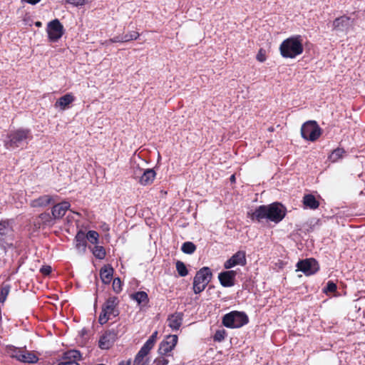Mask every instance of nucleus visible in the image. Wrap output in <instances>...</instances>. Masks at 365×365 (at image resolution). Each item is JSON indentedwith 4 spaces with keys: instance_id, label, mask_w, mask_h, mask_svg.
I'll return each instance as SVG.
<instances>
[{
    "instance_id": "obj_17",
    "label": "nucleus",
    "mask_w": 365,
    "mask_h": 365,
    "mask_svg": "<svg viewBox=\"0 0 365 365\" xmlns=\"http://www.w3.org/2000/svg\"><path fill=\"white\" fill-rule=\"evenodd\" d=\"M183 320L182 312H175L168 317V326L173 330H178L182 325Z\"/></svg>"
},
{
    "instance_id": "obj_9",
    "label": "nucleus",
    "mask_w": 365,
    "mask_h": 365,
    "mask_svg": "<svg viewBox=\"0 0 365 365\" xmlns=\"http://www.w3.org/2000/svg\"><path fill=\"white\" fill-rule=\"evenodd\" d=\"M121 325L118 324L115 328H111L106 331L100 338L98 341L99 347L102 349H109L120 332Z\"/></svg>"
},
{
    "instance_id": "obj_16",
    "label": "nucleus",
    "mask_w": 365,
    "mask_h": 365,
    "mask_svg": "<svg viewBox=\"0 0 365 365\" xmlns=\"http://www.w3.org/2000/svg\"><path fill=\"white\" fill-rule=\"evenodd\" d=\"M236 275V271H224L219 274L218 279L222 287H230L235 285Z\"/></svg>"
},
{
    "instance_id": "obj_38",
    "label": "nucleus",
    "mask_w": 365,
    "mask_h": 365,
    "mask_svg": "<svg viewBox=\"0 0 365 365\" xmlns=\"http://www.w3.org/2000/svg\"><path fill=\"white\" fill-rule=\"evenodd\" d=\"M113 289L115 292L119 293L121 290V281L120 278H115L113 282Z\"/></svg>"
},
{
    "instance_id": "obj_40",
    "label": "nucleus",
    "mask_w": 365,
    "mask_h": 365,
    "mask_svg": "<svg viewBox=\"0 0 365 365\" xmlns=\"http://www.w3.org/2000/svg\"><path fill=\"white\" fill-rule=\"evenodd\" d=\"M133 176L135 179H140V175L143 174V170L141 169L138 165H136L133 168Z\"/></svg>"
},
{
    "instance_id": "obj_8",
    "label": "nucleus",
    "mask_w": 365,
    "mask_h": 365,
    "mask_svg": "<svg viewBox=\"0 0 365 365\" xmlns=\"http://www.w3.org/2000/svg\"><path fill=\"white\" fill-rule=\"evenodd\" d=\"M321 128L314 120L307 121L301 128L302 137L309 141H315L321 135Z\"/></svg>"
},
{
    "instance_id": "obj_29",
    "label": "nucleus",
    "mask_w": 365,
    "mask_h": 365,
    "mask_svg": "<svg viewBox=\"0 0 365 365\" xmlns=\"http://www.w3.org/2000/svg\"><path fill=\"white\" fill-rule=\"evenodd\" d=\"M196 246L192 242H185L182 245L181 250L182 252L191 255L195 252Z\"/></svg>"
},
{
    "instance_id": "obj_6",
    "label": "nucleus",
    "mask_w": 365,
    "mask_h": 365,
    "mask_svg": "<svg viewBox=\"0 0 365 365\" xmlns=\"http://www.w3.org/2000/svg\"><path fill=\"white\" fill-rule=\"evenodd\" d=\"M212 277V272L208 267H202L197 272L193 279V292L195 294L202 292L210 282Z\"/></svg>"
},
{
    "instance_id": "obj_44",
    "label": "nucleus",
    "mask_w": 365,
    "mask_h": 365,
    "mask_svg": "<svg viewBox=\"0 0 365 365\" xmlns=\"http://www.w3.org/2000/svg\"><path fill=\"white\" fill-rule=\"evenodd\" d=\"M257 59L260 62H264L266 60L264 54L262 53V50L260 49L257 55Z\"/></svg>"
},
{
    "instance_id": "obj_45",
    "label": "nucleus",
    "mask_w": 365,
    "mask_h": 365,
    "mask_svg": "<svg viewBox=\"0 0 365 365\" xmlns=\"http://www.w3.org/2000/svg\"><path fill=\"white\" fill-rule=\"evenodd\" d=\"M22 1H25L28 4H30L31 5H35L37 3H38L39 1H41V0H21Z\"/></svg>"
},
{
    "instance_id": "obj_36",
    "label": "nucleus",
    "mask_w": 365,
    "mask_h": 365,
    "mask_svg": "<svg viewBox=\"0 0 365 365\" xmlns=\"http://www.w3.org/2000/svg\"><path fill=\"white\" fill-rule=\"evenodd\" d=\"M336 284L334 282L329 281L326 287L324 289V292H334L336 290Z\"/></svg>"
},
{
    "instance_id": "obj_7",
    "label": "nucleus",
    "mask_w": 365,
    "mask_h": 365,
    "mask_svg": "<svg viewBox=\"0 0 365 365\" xmlns=\"http://www.w3.org/2000/svg\"><path fill=\"white\" fill-rule=\"evenodd\" d=\"M14 231L9 220L0 221V245L4 249L13 246Z\"/></svg>"
},
{
    "instance_id": "obj_21",
    "label": "nucleus",
    "mask_w": 365,
    "mask_h": 365,
    "mask_svg": "<svg viewBox=\"0 0 365 365\" xmlns=\"http://www.w3.org/2000/svg\"><path fill=\"white\" fill-rule=\"evenodd\" d=\"M113 269L110 265H105L100 270V277L104 284H109L112 279Z\"/></svg>"
},
{
    "instance_id": "obj_2",
    "label": "nucleus",
    "mask_w": 365,
    "mask_h": 365,
    "mask_svg": "<svg viewBox=\"0 0 365 365\" xmlns=\"http://www.w3.org/2000/svg\"><path fill=\"white\" fill-rule=\"evenodd\" d=\"M280 53L284 58H294L303 52L301 36H294L284 40L279 46Z\"/></svg>"
},
{
    "instance_id": "obj_26",
    "label": "nucleus",
    "mask_w": 365,
    "mask_h": 365,
    "mask_svg": "<svg viewBox=\"0 0 365 365\" xmlns=\"http://www.w3.org/2000/svg\"><path fill=\"white\" fill-rule=\"evenodd\" d=\"M153 349V347L150 346L147 344H144L143 346L141 347L137 355L135 356L134 364H140L142 361L143 360V358L148 354L150 351Z\"/></svg>"
},
{
    "instance_id": "obj_35",
    "label": "nucleus",
    "mask_w": 365,
    "mask_h": 365,
    "mask_svg": "<svg viewBox=\"0 0 365 365\" xmlns=\"http://www.w3.org/2000/svg\"><path fill=\"white\" fill-rule=\"evenodd\" d=\"M123 39L125 42H128L130 41L137 39L139 37V34L136 31H131L129 34L123 35Z\"/></svg>"
},
{
    "instance_id": "obj_39",
    "label": "nucleus",
    "mask_w": 365,
    "mask_h": 365,
    "mask_svg": "<svg viewBox=\"0 0 365 365\" xmlns=\"http://www.w3.org/2000/svg\"><path fill=\"white\" fill-rule=\"evenodd\" d=\"M157 335H158V331H154L152 334V335L148 338V339L145 341V344H147L148 345H149L151 347H153L154 344L156 341Z\"/></svg>"
},
{
    "instance_id": "obj_42",
    "label": "nucleus",
    "mask_w": 365,
    "mask_h": 365,
    "mask_svg": "<svg viewBox=\"0 0 365 365\" xmlns=\"http://www.w3.org/2000/svg\"><path fill=\"white\" fill-rule=\"evenodd\" d=\"M40 272L44 275H48L51 272V267L50 266H43Z\"/></svg>"
},
{
    "instance_id": "obj_43",
    "label": "nucleus",
    "mask_w": 365,
    "mask_h": 365,
    "mask_svg": "<svg viewBox=\"0 0 365 365\" xmlns=\"http://www.w3.org/2000/svg\"><path fill=\"white\" fill-rule=\"evenodd\" d=\"M110 41H111L113 43H117V42L123 43V42H125L123 35H118V36H114L113 38L110 39Z\"/></svg>"
},
{
    "instance_id": "obj_15",
    "label": "nucleus",
    "mask_w": 365,
    "mask_h": 365,
    "mask_svg": "<svg viewBox=\"0 0 365 365\" xmlns=\"http://www.w3.org/2000/svg\"><path fill=\"white\" fill-rule=\"evenodd\" d=\"M12 356L18 361L24 363L34 364L38 360V356L34 353L21 349L14 351V354Z\"/></svg>"
},
{
    "instance_id": "obj_41",
    "label": "nucleus",
    "mask_w": 365,
    "mask_h": 365,
    "mask_svg": "<svg viewBox=\"0 0 365 365\" xmlns=\"http://www.w3.org/2000/svg\"><path fill=\"white\" fill-rule=\"evenodd\" d=\"M66 2L72 4L74 6H83L86 4V0H66Z\"/></svg>"
},
{
    "instance_id": "obj_20",
    "label": "nucleus",
    "mask_w": 365,
    "mask_h": 365,
    "mask_svg": "<svg viewBox=\"0 0 365 365\" xmlns=\"http://www.w3.org/2000/svg\"><path fill=\"white\" fill-rule=\"evenodd\" d=\"M349 24L350 18L346 16H342L334 21L333 27L336 31H344L349 27Z\"/></svg>"
},
{
    "instance_id": "obj_25",
    "label": "nucleus",
    "mask_w": 365,
    "mask_h": 365,
    "mask_svg": "<svg viewBox=\"0 0 365 365\" xmlns=\"http://www.w3.org/2000/svg\"><path fill=\"white\" fill-rule=\"evenodd\" d=\"M76 247L82 252H85L86 248V238L83 232H78L75 237Z\"/></svg>"
},
{
    "instance_id": "obj_5",
    "label": "nucleus",
    "mask_w": 365,
    "mask_h": 365,
    "mask_svg": "<svg viewBox=\"0 0 365 365\" xmlns=\"http://www.w3.org/2000/svg\"><path fill=\"white\" fill-rule=\"evenodd\" d=\"M248 322L249 318L243 312L232 311L222 317V324L231 329L240 328Z\"/></svg>"
},
{
    "instance_id": "obj_47",
    "label": "nucleus",
    "mask_w": 365,
    "mask_h": 365,
    "mask_svg": "<svg viewBox=\"0 0 365 365\" xmlns=\"http://www.w3.org/2000/svg\"><path fill=\"white\" fill-rule=\"evenodd\" d=\"M230 180H231L232 182H234V181L235 180V175H232L230 177Z\"/></svg>"
},
{
    "instance_id": "obj_24",
    "label": "nucleus",
    "mask_w": 365,
    "mask_h": 365,
    "mask_svg": "<svg viewBox=\"0 0 365 365\" xmlns=\"http://www.w3.org/2000/svg\"><path fill=\"white\" fill-rule=\"evenodd\" d=\"M303 204L306 207L315 210L319 207V202L317 200L316 197L312 195H305L303 197Z\"/></svg>"
},
{
    "instance_id": "obj_46",
    "label": "nucleus",
    "mask_w": 365,
    "mask_h": 365,
    "mask_svg": "<svg viewBox=\"0 0 365 365\" xmlns=\"http://www.w3.org/2000/svg\"><path fill=\"white\" fill-rule=\"evenodd\" d=\"M118 365H130V361H120Z\"/></svg>"
},
{
    "instance_id": "obj_48",
    "label": "nucleus",
    "mask_w": 365,
    "mask_h": 365,
    "mask_svg": "<svg viewBox=\"0 0 365 365\" xmlns=\"http://www.w3.org/2000/svg\"><path fill=\"white\" fill-rule=\"evenodd\" d=\"M36 26H41V23L40 21H37V22H36Z\"/></svg>"
},
{
    "instance_id": "obj_30",
    "label": "nucleus",
    "mask_w": 365,
    "mask_h": 365,
    "mask_svg": "<svg viewBox=\"0 0 365 365\" xmlns=\"http://www.w3.org/2000/svg\"><path fill=\"white\" fill-rule=\"evenodd\" d=\"M98 233L94 230H90L86 235V241L88 240L91 243L94 245L98 242Z\"/></svg>"
},
{
    "instance_id": "obj_1",
    "label": "nucleus",
    "mask_w": 365,
    "mask_h": 365,
    "mask_svg": "<svg viewBox=\"0 0 365 365\" xmlns=\"http://www.w3.org/2000/svg\"><path fill=\"white\" fill-rule=\"evenodd\" d=\"M287 208L279 202H273L267 205H260L257 207L252 213L248 212V215L252 220L260 222L263 219L274 223H279L285 217Z\"/></svg>"
},
{
    "instance_id": "obj_3",
    "label": "nucleus",
    "mask_w": 365,
    "mask_h": 365,
    "mask_svg": "<svg viewBox=\"0 0 365 365\" xmlns=\"http://www.w3.org/2000/svg\"><path fill=\"white\" fill-rule=\"evenodd\" d=\"M31 130L29 129L16 130L8 136L9 140L5 141L7 148H23L32 139Z\"/></svg>"
},
{
    "instance_id": "obj_33",
    "label": "nucleus",
    "mask_w": 365,
    "mask_h": 365,
    "mask_svg": "<svg viewBox=\"0 0 365 365\" xmlns=\"http://www.w3.org/2000/svg\"><path fill=\"white\" fill-rule=\"evenodd\" d=\"M9 292H10V285L5 284L1 287V292H0V302L1 303H4L8 294H9Z\"/></svg>"
},
{
    "instance_id": "obj_4",
    "label": "nucleus",
    "mask_w": 365,
    "mask_h": 365,
    "mask_svg": "<svg viewBox=\"0 0 365 365\" xmlns=\"http://www.w3.org/2000/svg\"><path fill=\"white\" fill-rule=\"evenodd\" d=\"M118 299L116 297H110L102 306V311L98 317V322L101 324H105L112 317H115L119 314L117 309Z\"/></svg>"
},
{
    "instance_id": "obj_37",
    "label": "nucleus",
    "mask_w": 365,
    "mask_h": 365,
    "mask_svg": "<svg viewBox=\"0 0 365 365\" xmlns=\"http://www.w3.org/2000/svg\"><path fill=\"white\" fill-rule=\"evenodd\" d=\"M169 361L165 357L164 355H160L154 360L155 365H168Z\"/></svg>"
},
{
    "instance_id": "obj_13",
    "label": "nucleus",
    "mask_w": 365,
    "mask_h": 365,
    "mask_svg": "<svg viewBox=\"0 0 365 365\" xmlns=\"http://www.w3.org/2000/svg\"><path fill=\"white\" fill-rule=\"evenodd\" d=\"M178 343L177 335H170L165 340L160 342L158 348L159 355H168L170 352L175 348Z\"/></svg>"
},
{
    "instance_id": "obj_22",
    "label": "nucleus",
    "mask_w": 365,
    "mask_h": 365,
    "mask_svg": "<svg viewBox=\"0 0 365 365\" xmlns=\"http://www.w3.org/2000/svg\"><path fill=\"white\" fill-rule=\"evenodd\" d=\"M53 198L51 195H45L40 196L31 202V206L33 207H46L51 203Z\"/></svg>"
},
{
    "instance_id": "obj_32",
    "label": "nucleus",
    "mask_w": 365,
    "mask_h": 365,
    "mask_svg": "<svg viewBox=\"0 0 365 365\" xmlns=\"http://www.w3.org/2000/svg\"><path fill=\"white\" fill-rule=\"evenodd\" d=\"M176 269L178 271V274L180 277H185L188 274V270H187L185 263L181 261H177Z\"/></svg>"
},
{
    "instance_id": "obj_28",
    "label": "nucleus",
    "mask_w": 365,
    "mask_h": 365,
    "mask_svg": "<svg viewBox=\"0 0 365 365\" xmlns=\"http://www.w3.org/2000/svg\"><path fill=\"white\" fill-rule=\"evenodd\" d=\"M344 153V150L343 148H338L334 150L333 152L329 155V159L332 163H335L342 158Z\"/></svg>"
},
{
    "instance_id": "obj_11",
    "label": "nucleus",
    "mask_w": 365,
    "mask_h": 365,
    "mask_svg": "<svg viewBox=\"0 0 365 365\" xmlns=\"http://www.w3.org/2000/svg\"><path fill=\"white\" fill-rule=\"evenodd\" d=\"M298 270L302 271L306 275H311L319 270L318 262L313 258L299 261L297 264Z\"/></svg>"
},
{
    "instance_id": "obj_34",
    "label": "nucleus",
    "mask_w": 365,
    "mask_h": 365,
    "mask_svg": "<svg viewBox=\"0 0 365 365\" xmlns=\"http://www.w3.org/2000/svg\"><path fill=\"white\" fill-rule=\"evenodd\" d=\"M225 336L226 331L225 329H219L216 331L214 335V341L220 342L225 339Z\"/></svg>"
},
{
    "instance_id": "obj_31",
    "label": "nucleus",
    "mask_w": 365,
    "mask_h": 365,
    "mask_svg": "<svg viewBox=\"0 0 365 365\" xmlns=\"http://www.w3.org/2000/svg\"><path fill=\"white\" fill-rule=\"evenodd\" d=\"M93 254L96 258L102 259L106 257V250L103 247L96 245L93 249Z\"/></svg>"
},
{
    "instance_id": "obj_23",
    "label": "nucleus",
    "mask_w": 365,
    "mask_h": 365,
    "mask_svg": "<svg viewBox=\"0 0 365 365\" xmlns=\"http://www.w3.org/2000/svg\"><path fill=\"white\" fill-rule=\"evenodd\" d=\"M74 99V96L71 93H67L58 99L55 103V107H59L61 110H65Z\"/></svg>"
},
{
    "instance_id": "obj_27",
    "label": "nucleus",
    "mask_w": 365,
    "mask_h": 365,
    "mask_svg": "<svg viewBox=\"0 0 365 365\" xmlns=\"http://www.w3.org/2000/svg\"><path fill=\"white\" fill-rule=\"evenodd\" d=\"M131 298L136 301L138 304H140L142 303L147 304L148 302V297L145 292L140 291L137 292L133 294H131Z\"/></svg>"
},
{
    "instance_id": "obj_10",
    "label": "nucleus",
    "mask_w": 365,
    "mask_h": 365,
    "mask_svg": "<svg viewBox=\"0 0 365 365\" xmlns=\"http://www.w3.org/2000/svg\"><path fill=\"white\" fill-rule=\"evenodd\" d=\"M47 32L49 40L52 42H56L63 36V26L58 19H54L48 23Z\"/></svg>"
},
{
    "instance_id": "obj_12",
    "label": "nucleus",
    "mask_w": 365,
    "mask_h": 365,
    "mask_svg": "<svg viewBox=\"0 0 365 365\" xmlns=\"http://www.w3.org/2000/svg\"><path fill=\"white\" fill-rule=\"evenodd\" d=\"M81 359L79 351L72 349L63 354L58 365H80L78 361Z\"/></svg>"
},
{
    "instance_id": "obj_18",
    "label": "nucleus",
    "mask_w": 365,
    "mask_h": 365,
    "mask_svg": "<svg viewBox=\"0 0 365 365\" xmlns=\"http://www.w3.org/2000/svg\"><path fill=\"white\" fill-rule=\"evenodd\" d=\"M71 205L68 202L64 201L55 205L51 210L52 215L55 219L61 218L69 209Z\"/></svg>"
},
{
    "instance_id": "obj_19",
    "label": "nucleus",
    "mask_w": 365,
    "mask_h": 365,
    "mask_svg": "<svg viewBox=\"0 0 365 365\" xmlns=\"http://www.w3.org/2000/svg\"><path fill=\"white\" fill-rule=\"evenodd\" d=\"M155 175L156 173L153 169L143 170L138 182L143 186L149 185L153 182Z\"/></svg>"
},
{
    "instance_id": "obj_14",
    "label": "nucleus",
    "mask_w": 365,
    "mask_h": 365,
    "mask_svg": "<svg viewBox=\"0 0 365 365\" xmlns=\"http://www.w3.org/2000/svg\"><path fill=\"white\" fill-rule=\"evenodd\" d=\"M246 255L244 251H238L224 263V267L229 269L235 266L246 264Z\"/></svg>"
}]
</instances>
